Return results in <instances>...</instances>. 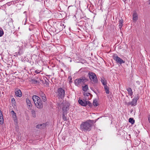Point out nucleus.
Returning a JSON list of instances; mask_svg holds the SVG:
<instances>
[{
	"mask_svg": "<svg viewBox=\"0 0 150 150\" xmlns=\"http://www.w3.org/2000/svg\"><path fill=\"white\" fill-rule=\"evenodd\" d=\"M94 123L93 120H87L86 122H83L80 125L81 129L84 132L90 131Z\"/></svg>",
	"mask_w": 150,
	"mask_h": 150,
	"instance_id": "1",
	"label": "nucleus"
},
{
	"mask_svg": "<svg viewBox=\"0 0 150 150\" xmlns=\"http://www.w3.org/2000/svg\"><path fill=\"white\" fill-rule=\"evenodd\" d=\"M88 80L85 77H82L75 79L74 81V83L76 86H78L81 83H84L87 82Z\"/></svg>",
	"mask_w": 150,
	"mask_h": 150,
	"instance_id": "2",
	"label": "nucleus"
},
{
	"mask_svg": "<svg viewBox=\"0 0 150 150\" xmlns=\"http://www.w3.org/2000/svg\"><path fill=\"white\" fill-rule=\"evenodd\" d=\"M65 90L62 88H59L57 91V97L59 99H63L64 97Z\"/></svg>",
	"mask_w": 150,
	"mask_h": 150,
	"instance_id": "3",
	"label": "nucleus"
},
{
	"mask_svg": "<svg viewBox=\"0 0 150 150\" xmlns=\"http://www.w3.org/2000/svg\"><path fill=\"white\" fill-rule=\"evenodd\" d=\"M90 79L92 81L93 83H96L97 82L98 79L96 74L93 72H90L88 74Z\"/></svg>",
	"mask_w": 150,
	"mask_h": 150,
	"instance_id": "4",
	"label": "nucleus"
},
{
	"mask_svg": "<svg viewBox=\"0 0 150 150\" xmlns=\"http://www.w3.org/2000/svg\"><path fill=\"white\" fill-rule=\"evenodd\" d=\"M139 98V97L138 96H137L134 97V98L132 99L131 102L127 103V104L128 106L130 105H131L132 106H135L137 105V101Z\"/></svg>",
	"mask_w": 150,
	"mask_h": 150,
	"instance_id": "5",
	"label": "nucleus"
},
{
	"mask_svg": "<svg viewBox=\"0 0 150 150\" xmlns=\"http://www.w3.org/2000/svg\"><path fill=\"white\" fill-rule=\"evenodd\" d=\"M113 59L115 60L116 62L119 64H121L125 63V61L123 60L121 58L118 57L116 54L114 55L112 57Z\"/></svg>",
	"mask_w": 150,
	"mask_h": 150,
	"instance_id": "6",
	"label": "nucleus"
},
{
	"mask_svg": "<svg viewBox=\"0 0 150 150\" xmlns=\"http://www.w3.org/2000/svg\"><path fill=\"white\" fill-rule=\"evenodd\" d=\"M36 107L39 109H41L43 107L42 102L41 98L39 99L35 103Z\"/></svg>",
	"mask_w": 150,
	"mask_h": 150,
	"instance_id": "7",
	"label": "nucleus"
},
{
	"mask_svg": "<svg viewBox=\"0 0 150 150\" xmlns=\"http://www.w3.org/2000/svg\"><path fill=\"white\" fill-rule=\"evenodd\" d=\"M39 96L40 97L43 102H45L47 100L46 98L45 94L42 91H40L39 92Z\"/></svg>",
	"mask_w": 150,
	"mask_h": 150,
	"instance_id": "8",
	"label": "nucleus"
},
{
	"mask_svg": "<svg viewBox=\"0 0 150 150\" xmlns=\"http://www.w3.org/2000/svg\"><path fill=\"white\" fill-rule=\"evenodd\" d=\"M15 94L16 96L20 97L22 96L21 90L18 88H16L15 90Z\"/></svg>",
	"mask_w": 150,
	"mask_h": 150,
	"instance_id": "9",
	"label": "nucleus"
},
{
	"mask_svg": "<svg viewBox=\"0 0 150 150\" xmlns=\"http://www.w3.org/2000/svg\"><path fill=\"white\" fill-rule=\"evenodd\" d=\"M69 109V106L68 105H64L62 108L63 113L67 114L68 113V111Z\"/></svg>",
	"mask_w": 150,
	"mask_h": 150,
	"instance_id": "10",
	"label": "nucleus"
},
{
	"mask_svg": "<svg viewBox=\"0 0 150 150\" xmlns=\"http://www.w3.org/2000/svg\"><path fill=\"white\" fill-rule=\"evenodd\" d=\"M78 102L82 106H86L87 105V101L84 100L83 99V100L79 99Z\"/></svg>",
	"mask_w": 150,
	"mask_h": 150,
	"instance_id": "11",
	"label": "nucleus"
},
{
	"mask_svg": "<svg viewBox=\"0 0 150 150\" xmlns=\"http://www.w3.org/2000/svg\"><path fill=\"white\" fill-rule=\"evenodd\" d=\"M23 53V50L21 48H20L17 52H16L14 54V56L16 57H18L19 56H20Z\"/></svg>",
	"mask_w": 150,
	"mask_h": 150,
	"instance_id": "12",
	"label": "nucleus"
},
{
	"mask_svg": "<svg viewBox=\"0 0 150 150\" xmlns=\"http://www.w3.org/2000/svg\"><path fill=\"white\" fill-rule=\"evenodd\" d=\"M11 113L12 115V117L14 122H16L17 121V118L16 113L13 110L11 111Z\"/></svg>",
	"mask_w": 150,
	"mask_h": 150,
	"instance_id": "13",
	"label": "nucleus"
},
{
	"mask_svg": "<svg viewBox=\"0 0 150 150\" xmlns=\"http://www.w3.org/2000/svg\"><path fill=\"white\" fill-rule=\"evenodd\" d=\"M4 123V119L2 112L0 110V124H2Z\"/></svg>",
	"mask_w": 150,
	"mask_h": 150,
	"instance_id": "14",
	"label": "nucleus"
},
{
	"mask_svg": "<svg viewBox=\"0 0 150 150\" xmlns=\"http://www.w3.org/2000/svg\"><path fill=\"white\" fill-rule=\"evenodd\" d=\"M133 20L134 22L136 21L137 20L138 18V15L136 12H135L133 13Z\"/></svg>",
	"mask_w": 150,
	"mask_h": 150,
	"instance_id": "15",
	"label": "nucleus"
},
{
	"mask_svg": "<svg viewBox=\"0 0 150 150\" xmlns=\"http://www.w3.org/2000/svg\"><path fill=\"white\" fill-rule=\"evenodd\" d=\"M40 98L37 96L34 95L32 97V99L33 100L34 103L36 102Z\"/></svg>",
	"mask_w": 150,
	"mask_h": 150,
	"instance_id": "16",
	"label": "nucleus"
},
{
	"mask_svg": "<svg viewBox=\"0 0 150 150\" xmlns=\"http://www.w3.org/2000/svg\"><path fill=\"white\" fill-rule=\"evenodd\" d=\"M46 126V124L43 123L42 124H41L40 125H38L36 126V128H44Z\"/></svg>",
	"mask_w": 150,
	"mask_h": 150,
	"instance_id": "17",
	"label": "nucleus"
},
{
	"mask_svg": "<svg viewBox=\"0 0 150 150\" xmlns=\"http://www.w3.org/2000/svg\"><path fill=\"white\" fill-rule=\"evenodd\" d=\"M119 28L120 29V30L121 29L122 27V23H123V21L122 20V18H121L119 21Z\"/></svg>",
	"mask_w": 150,
	"mask_h": 150,
	"instance_id": "18",
	"label": "nucleus"
},
{
	"mask_svg": "<svg viewBox=\"0 0 150 150\" xmlns=\"http://www.w3.org/2000/svg\"><path fill=\"white\" fill-rule=\"evenodd\" d=\"M26 102L28 106L29 107H32V105L30 100H29L28 98H26Z\"/></svg>",
	"mask_w": 150,
	"mask_h": 150,
	"instance_id": "19",
	"label": "nucleus"
},
{
	"mask_svg": "<svg viewBox=\"0 0 150 150\" xmlns=\"http://www.w3.org/2000/svg\"><path fill=\"white\" fill-rule=\"evenodd\" d=\"M127 90L128 93L131 96L132 95L133 92L131 88H128L127 89Z\"/></svg>",
	"mask_w": 150,
	"mask_h": 150,
	"instance_id": "20",
	"label": "nucleus"
},
{
	"mask_svg": "<svg viewBox=\"0 0 150 150\" xmlns=\"http://www.w3.org/2000/svg\"><path fill=\"white\" fill-rule=\"evenodd\" d=\"M104 89L105 90L106 93L107 94H109L110 93L109 88L108 86H104Z\"/></svg>",
	"mask_w": 150,
	"mask_h": 150,
	"instance_id": "21",
	"label": "nucleus"
},
{
	"mask_svg": "<svg viewBox=\"0 0 150 150\" xmlns=\"http://www.w3.org/2000/svg\"><path fill=\"white\" fill-rule=\"evenodd\" d=\"M88 89L87 85H86L84 86H82V90L85 91H86Z\"/></svg>",
	"mask_w": 150,
	"mask_h": 150,
	"instance_id": "22",
	"label": "nucleus"
},
{
	"mask_svg": "<svg viewBox=\"0 0 150 150\" xmlns=\"http://www.w3.org/2000/svg\"><path fill=\"white\" fill-rule=\"evenodd\" d=\"M31 114L32 115V116L34 118L36 117V112L34 110L32 109L31 110Z\"/></svg>",
	"mask_w": 150,
	"mask_h": 150,
	"instance_id": "23",
	"label": "nucleus"
},
{
	"mask_svg": "<svg viewBox=\"0 0 150 150\" xmlns=\"http://www.w3.org/2000/svg\"><path fill=\"white\" fill-rule=\"evenodd\" d=\"M134 120L133 118H130L129 119V122L131 123L132 124H133L134 123Z\"/></svg>",
	"mask_w": 150,
	"mask_h": 150,
	"instance_id": "24",
	"label": "nucleus"
},
{
	"mask_svg": "<svg viewBox=\"0 0 150 150\" xmlns=\"http://www.w3.org/2000/svg\"><path fill=\"white\" fill-rule=\"evenodd\" d=\"M67 114H66V113H63V114H62V118L63 120H64V121L67 120V118L66 116H65V115H66Z\"/></svg>",
	"mask_w": 150,
	"mask_h": 150,
	"instance_id": "25",
	"label": "nucleus"
},
{
	"mask_svg": "<svg viewBox=\"0 0 150 150\" xmlns=\"http://www.w3.org/2000/svg\"><path fill=\"white\" fill-rule=\"evenodd\" d=\"M93 105L95 106H97L98 105L97 101L96 100H94L93 103Z\"/></svg>",
	"mask_w": 150,
	"mask_h": 150,
	"instance_id": "26",
	"label": "nucleus"
},
{
	"mask_svg": "<svg viewBox=\"0 0 150 150\" xmlns=\"http://www.w3.org/2000/svg\"><path fill=\"white\" fill-rule=\"evenodd\" d=\"M4 32L2 28L0 27V37H1L4 35Z\"/></svg>",
	"mask_w": 150,
	"mask_h": 150,
	"instance_id": "27",
	"label": "nucleus"
},
{
	"mask_svg": "<svg viewBox=\"0 0 150 150\" xmlns=\"http://www.w3.org/2000/svg\"><path fill=\"white\" fill-rule=\"evenodd\" d=\"M87 105H88L89 107H91L92 106V104L89 101H87Z\"/></svg>",
	"mask_w": 150,
	"mask_h": 150,
	"instance_id": "28",
	"label": "nucleus"
},
{
	"mask_svg": "<svg viewBox=\"0 0 150 150\" xmlns=\"http://www.w3.org/2000/svg\"><path fill=\"white\" fill-rule=\"evenodd\" d=\"M101 82L102 83V84H103L104 86H107V83L104 80H101Z\"/></svg>",
	"mask_w": 150,
	"mask_h": 150,
	"instance_id": "29",
	"label": "nucleus"
},
{
	"mask_svg": "<svg viewBox=\"0 0 150 150\" xmlns=\"http://www.w3.org/2000/svg\"><path fill=\"white\" fill-rule=\"evenodd\" d=\"M31 82L34 83H35L38 82V81L36 79H32L31 80Z\"/></svg>",
	"mask_w": 150,
	"mask_h": 150,
	"instance_id": "30",
	"label": "nucleus"
},
{
	"mask_svg": "<svg viewBox=\"0 0 150 150\" xmlns=\"http://www.w3.org/2000/svg\"><path fill=\"white\" fill-rule=\"evenodd\" d=\"M68 79H69V83L70 84L72 82V78L71 76H70L69 77Z\"/></svg>",
	"mask_w": 150,
	"mask_h": 150,
	"instance_id": "31",
	"label": "nucleus"
},
{
	"mask_svg": "<svg viewBox=\"0 0 150 150\" xmlns=\"http://www.w3.org/2000/svg\"><path fill=\"white\" fill-rule=\"evenodd\" d=\"M91 94L90 93H84L83 95L85 96H88L89 95H90Z\"/></svg>",
	"mask_w": 150,
	"mask_h": 150,
	"instance_id": "32",
	"label": "nucleus"
},
{
	"mask_svg": "<svg viewBox=\"0 0 150 150\" xmlns=\"http://www.w3.org/2000/svg\"><path fill=\"white\" fill-rule=\"evenodd\" d=\"M11 101H12V103H13L14 104L15 103V100L14 98H12Z\"/></svg>",
	"mask_w": 150,
	"mask_h": 150,
	"instance_id": "33",
	"label": "nucleus"
},
{
	"mask_svg": "<svg viewBox=\"0 0 150 150\" xmlns=\"http://www.w3.org/2000/svg\"><path fill=\"white\" fill-rule=\"evenodd\" d=\"M148 119L149 122L150 123V116H149L148 117Z\"/></svg>",
	"mask_w": 150,
	"mask_h": 150,
	"instance_id": "34",
	"label": "nucleus"
},
{
	"mask_svg": "<svg viewBox=\"0 0 150 150\" xmlns=\"http://www.w3.org/2000/svg\"><path fill=\"white\" fill-rule=\"evenodd\" d=\"M35 72L37 74H39L40 73L39 72H38L37 71H36Z\"/></svg>",
	"mask_w": 150,
	"mask_h": 150,
	"instance_id": "35",
	"label": "nucleus"
},
{
	"mask_svg": "<svg viewBox=\"0 0 150 150\" xmlns=\"http://www.w3.org/2000/svg\"><path fill=\"white\" fill-rule=\"evenodd\" d=\"M61 25V26L62 25V26H64V24H61V25Z\"/></svg>",
	"mask_w": 150,
	"mask_h": 150,
	"instance_id": "36",
	"label": "nucleus"
},
{
	"mask_svg": "<svg viewBox=\"0 0 150 150\" xmlns=\"http://www.w3.org/2000/svg\"><path fill=\"white\" fill-rule=\"evenodd\" d=\"M125 3V1H126V0H122Z\"/></svg>",
	"mask_w": 150,
	"mask_h": 150,
	"instance_id": "37",
	"label": "nucleus"
},
{
	"mask_svg": "<svg viewBox=\"0 0 150 150\" xmlns=\"http://www.w3.org/2000/svg\"><path fill=\"white\" fill-rule=\"evenodd\" d=\"M149 4H150V0H149Z\"/></svg>",
	"mask_w": 150,
	"mask_h": 150,
	"instance_id": "38",
	"label": "nucleus"
}]
</instances>
